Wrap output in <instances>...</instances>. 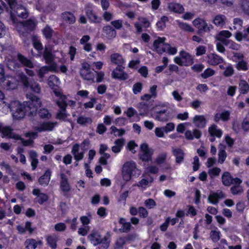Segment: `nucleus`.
Returning a JSON list of instances; mask_svg holds the SVG:
<instances>
[{
  "mask_svg": "<svg viewBox=\"0 0 249 249\" xmlns=\"http://www.w3.org/2000/svg\"><path fill=\"white\" fill-rule=\"evenodd\" d=\"M27 98L28 100L22 104L18 101H13L7 105V107L12 112L14 118L19 119L25 115L32 116L36 114L38 107L41 105L40 99L32 94H27Z\"/></svg>",
  "mask_w": 249,
  "mask_h": 249,
  "instance_id": "obj_1",
  "label": "nucleus"
},
{
  "mask_svg": "<svg viewBox=\"0 0 249 249\" xmlns=\"http://www.w3.org/2000/svg\"><path fill=\"white\" fill-rule=\"evenodd\" d=\"M110 236L108 233L102 236L100 233L96 231H92L88 235V239L94 246L101 244V249H107L110 243Z\"/></svg>",
  "mask_w": 249,
  "mask_h": 249,
  "instance_id": "obj_2",
  "label": "nucleus"
},
{
  "mask_svg": "<svg viewBox=\"0 0 249 249\" xmlns=\"http://www.w3.org/2000/svg\"><path fill=\"white\" fill-rule=\"evenodd\" d=\"M11 19L13 23H16L18 21L16 16L26 18L28 17V13L25 8L20 4L15 2L10 3Z\"/></svg>",
  "mask_w": 249,
  "mask_h": 249,
  "instance_id": "obj_3",
  "label": "nucleus"
},
{
  "mask_svg": "<svg viewBox=\"0 0 249 249\" xmlns=\"http://www.w3.org/2000/svg\"><path fill=\"white\" fill-rule=\"evenodd\" d=\"M0 85L2 89L6 90H12L17 89L18 85V81L15 77L11 76H4L0 81Z\"/></svg>",
  "mask_w": 249,
  "mask_h": 249,
  "instance_id": "obj_4",
  "label": "nucleus"
},
{
  "mask_svg": "<svg viewBox=\"0 0 249 249\" xmlns=\"http://www.w3.org/2000/svg\"><path fill=\"white\" fill-rule=\"evenodd\" d=\"M18 76L25 88L30 87L33 91L36 93L40 92L41 89L39 85L36 82H32L23 72L19 73Z\"/></svg>",
  "mask_w": 249,
  "mask_h": 249,
  "instance_id": "obj_5",
  "label": "nucleus"
},
{
  "mask_svg": "<svg viewBox=\"0 0 249 249\" xmlns=\"http://www.w3.org/2000/svg\"><path fill=\"white\" fill-rule=\"evenodd\" d=\"M80 75L83 79L90 83L94 82L95 74L90 70V66L88 63H82L80 71Z\"/></svg>",
  "mask_w": 249,
  "mask_h": 249,
  "instance_id": "obj_6",
  "label": "nucleus"
},
{
  "mask_svg": "<svg viewBox=\"0 0 249 249\" xmlns=\"http://www.w3.org/2000/svg\"><path fill=\"white\" fill-rule=\"evenodd\" d=\"M136 170V165L134 161L126 162L122 168V175L124 179L126 181L130 180L133 173Z\"/></svg>",
  "mask_w": 249,
  "mask_h": 249,
  "instance_id": "obj_7",
  "label": "nucleus"
},
{
  "mask_svg": "<svg viewBox=\"0 0 249 249\" xmlns=\"http://www.w3.org/2000/svg\"><path fill=\"white\" fill-rule=\"evenodd\" d=\"M154 118L160 122H166L170 120L172 117L167 107H164L160 109L157 107L154 113Z\"/></svg>",
  "mask_w": 249,
  "mask_h": 249,
  "instance_id": "obj_8",
  "label": "nucleus"
},
{
  "mask_svg": "<svg viewBox=\"0 0 249 249\" xmlns=\"http://www.w3.org/2000/svg\"><path fill=\"white\" fill-rule=\"evenodd\" d=\"M193 23L195 27L204 32H210L214 29V27L212 24H208L202 18H196L193 21Z\"/></svg>",
  "mask_w": 249,
  "mask_h": 249,
  "instance_id": "obj_9",
  "label": "nucleus"
},
{
  "mask_svg": "<svg viewBox=\"0 0 249 249\" xmlns=\"http://www.w3.org/2000/svg\"><path fill=\"white\" fill-rule=\"evenodd\" d=\"M58 99L56 101V104L59 107V110L56 114V117L57 119L65 121L68 115L66 112V104L64 103V99Z\"/></svg>",
  "mask_w": 249,
  "mask_h": 249,
  "instance_id": "obj_10",
  "label": "nucleus"
},
{
  "mask_svg": "<svg viewBox=\"0 0 249 249\" xmlns=\"http://www.w3.org/2000/svg\"><path fill=\"white\" fill-rule=\"evenodd\" d=\"M152 154L153 152L149 148L147 144L142 143L141 144L139 153L141 160L143 161H148L151 160Z\"/></svg>",
  "mask_w": 249,
  "mask_h": 249,
  "instance_id": "obj_11",
  "label": "nucleus"
},
{
  "mask_svg": "<svg viewBox=\"0 0 249 249\" xmlns=\"http://www.w3.org/2000/svg\"><path fill=\"white\" fill-rule=\"evenodd\" d=\"M57 125V122H46L40 123L38 125L34 127V129L38 132L44 131H51L53 130L54 127Z\"/></svg>",
  "mask_w": 249,
  "mask_h": 249,
  "instance_id": "obj_12",
  "label": "nucleus"
},
{
  "mask_svg": "<svg viewBox=\"0 0 249 249\" xmlns=\"http://www.w3.org/2000/svg\"><path fill=\"white\" fill-rule=\"evenodd\" d=\"M165 40L166 38L164 37H158L157 39L154 40L153 42V47L154 50L159 54H162L163 53H164L165 46L167 44L165 43Z\"/></svg>",
  "mask_w": 249,
  "mask_h": 249,
  "instance_id": "obj_13",
  "label": "nucleus"
},
{
  "mask_svg": "<svg viewBox=\"0 0 249 249\" xmlns=\"http://www.w3.org/2000/svg\"><path fill=\"white\" fill-rule=\"evenodd\" d=\"M85 10L87 17L91 22L97 23L101 22V18L96 15L91 5H86Z\"/></svg>",
  "mask_w": 249,
  "mask_h": 249,
  "instance_id": "obj_14",
  "label": "nucleus"
},
{
  "mask_svg": "<svg viewBox=\"0 0 249 249\" xmlns=\"http://www.w3.org/2000/svg\"><path fill=\"white\" fill-rule=\"evenodd\" d=\"M207 62L212 66H215L224 62V59L216 53H211L206 57Z\"/></svg>",
  "mask_w": 249,
  "mask_h": 249,
  "instance_id": "obj_15",
  "label": "nucleus"
},
{
  "mask_svg": "<svg viewBox=\"0 0 249 249\" xmlns=\"http://www.w3.org/2000/svg\"><path fill=\"white\" fill-rule=\"evenodd\" d=\"M112 76L115 79H118L121 80H126L128 78V75L123 71L122 67H117L112 71Z\"/></svg>",
  "mask_w": 249,
  "mask_h": 249,
  "instance_id": "obj_16",
  "label": "nucleus"
},
{
  "mask_svg": "<svg viewBox=\"0 0 249 249\" xmlns=\"http://www.w3.org/2000/svg\"><path fill=\"white\" fill-rule=\"evenodd\" d=\"M173 155L176 157V162L180 164L183 162L185 154L181 148L173 147L172 148Z\"/></svg>",
  "mask_w": 249,
  "mask_h": 249,
  "instance_id": "obj_17",
  "label": "nucleus"
},
{
  "mask_svg": "<svg viewBox=\"0 0 249 249\" xmlns=\"http://www.w3.org/2000/svg\"><path fill=\"white\" fill-rule=\"evenodd\" d=\"M17 58L22 66L29 69L34 68V65L32 60L21 53H18Z\"/></svg>",
  "mask_w": 249,
  "mask_h": 249,
  "instance_id": "obj_18",
  "label": "nucleus"
},
{
  "mask_svg": "<svg viewBox=\"0 0 249 249\" xmlns=\"http://www.w3.org/2000/svg\"><path fill=\"white\" fill-rule=\"evenodd\" d=\"M60 177V189L64 193V195L66 196V193H68L71 189L70 184L68 182V178L64 174H61Z\"/></svg>",
  "mask_w": 249,
  "mask_h": 249,
  "instance_id": "obj_19",
  "label": "nucleus"
},
{
  "mask_svg": "<svg viewBox=\"0 0 249 249\" xmlns=\"http://www.w3.org/2000/svg\"><path fill=\"white\" fill-rule=\"evenodd\" d=\"M227 18L224 15L217 14L213 18V23L217 27L222 28L227 22Z\"/></svg>",
  "mask_w": 249,
  "mask_h": 249,
  "instance_id": "obj_20",
  "label": "nucleus"
},
{
  "mask_svg": "<svg viewBox=\"0 0 249 249\" xmlns=\"http://www.w3.org/2000/svg\"><path fill=\"white\" fill-rule=\"evenodd\" d=\"M102 31L103 35L108 39H112L116 36V31L110 25L104 26Z\"/></svg>",
  "mask_w": 249,
  "mask_h": 249,
  "instance_id": "obj_21",
  "label": "nucleus"
},
{
  "mask_svg": "<svg viewBox=\"0 0 249 249\" xmlns=\"http://www.w3.org/2000/svg\"><path fill=\"white\" fill-rule=\"evenodd\" d=\"M225 196L221 191H218L216 193H213L210 194L208 196V200L213 204H216L219 202V199L224 198Z\"/></svg>",
  "mask_w": 249,
  "mask_h": 249,
  "instance_id": "obj_22",
  "label": "nucleus"
},
{
  "mask_svg": "<svg viewBox=\"0 0 249 249\" xmlns=\"http://www.w3.org/2000/svg\"><path fill=\"white\" fill-rule=\"evenodd\" d=\"M193 122L196 127L202 128L205 127L207 120L203 115H196L193 118Z\"/></svg>",
  "mask_w": 249,
  "mask_h": 249,
  "instance_id": "obj_23",
  "label": "nucleus"
},
{
  "mask_svg": "<svg viewBox=\"0 0 249 249\" xmlns=\"http://www.w3.org/2000/svg\"><path fill=\"white\" fill-rule=\"evenodd\" d=\"M231 36V34L228 30H223L219 32L216 35V39L222 42L225 45H228V42H230V40H226L224 38H230Z\"/></svg>",
  "mask_w": 249,
  "mask_h": 249,
  "instance_id": "obj_24",
  "label": "nucleus"
},
{
  "mask_svg": "<svg viewBox=\"0 0 249 249\" xmlns=\"http://www.w3.org/2000/svg\"><path fill=\"white\" fill-rule=\"evenodd\" d=\"M230 112L228 110L224 111L221 113H216L214 116L213 120L216 123H218L220 120L227 122L230 119Z\"/></svg>",
  "mask_w": 249,
  "mask_h": 249,
  "instance_id": "obj_25",
  "label": "nucleus"
},
{
  "mask_svg": "<svg viewBox=\"0 0 249 249\" xmlns=\"http://www.w3.org/2000/svg\"><path fill=\"white\" fill-rule=\"evenodd\" d=\"M19 27L26 30L27 32H30L34 30L36 24L33 20L30 19L24 21H19Z\"/></svg>",
  "mask_w": 249,
  "mask_h": 249,
  "instance_id": "obj_26",
  "label": "nucleus"
},
{
  "mask_svg": "<svg viewBox=\"0 0 249 249\" xmlns=\"http://www.w3.org/2000/svg\"><path fill=\"white\" fill-rule=\"evenodd\" d=\"M236 39L238 41L244 40L249 41V26L243 32H237L235 35Z\"/></svg>",
  "mask_w": 249,
  "mask_h": 249,
  "instance_id": "obj_27",
  "label": "nucleus"
},
{
  "mask_svg": "<svg viewBox=\"0 0 249 249\" xmlns=\"http://www.w3.org/2000/svg\"><path fill=\"white\" fill-rule=\"evenodd\" d=\"M208 132L210 136H215L220 138L223 135V131L218 128V126L215 124H212L208 128Z\"/></svg>",
  "mask_w": 249,
  "mask_h": 249,
  "instance_id": "obj_28",
  "label": "nucleus"
},
{
  "mask_svg": "<svg viewBox=\"0 0 249 249\" xmlns=\"http://www.w3.org/2000/svg\"><path fill=\"white\" fill-rule=\"evenodd\" d=\"M46 240L48 245L52 249H55L57 247V242L58 241V237L55 234L46 236Z\"/></svg>",
  "mask_w": 249,
  "mask_h": 249,
  "instance_id": "obj_29",
  "label": "nucleus"
},
{
  "mask_svg": "<svg viewBox=\"0 0 249 249\" xmlns=\"http://www.w3.org/2000/svg\"><path fill=\"white\" fill-rule=\"evenodd\" d=\"M79 145L78 144H74L72 148L71 153L74 156V159L76 161H78L82 160L84 158V154L85 151L83 150L82 152H79Z\"/></svg>",
  "mask_w": 249,
  "mask_h": 249,
  "instance_id": "obj_30",
  "label": "nucleus"
},
{
  "mask_svg": "<svg viewBox=\"0 0 249 249\" xmlns=\"http://www.w3.org/2000/svg\"><path fill=\"white\" fill-rule=\"evenodd\" d=\"M61 18L63 20L70 24H73L76 21V18L73 14L70 12H65L61 14Z\"/></svg>",
  "mask_w": 249,
  "mask_h": 249,
  "instance_id": "obj_31",
  "label": "nucleus"
},
{
  "mask_svg": "<svg viewBox=\"0 0 249 249\" xmlns=\"http://www.w3.org/2000/svg\"><path fill=\"white\" fill-rule=\"evenodd\" d=\"M33 195L36 196V201L40 204H42L48 199L47 195L45 194L41 193L39 189H34L33 191Z\"/></svg>",
  "mask_w": 249,
  "mask_h": 249,
  "instance_id": "obj_32",
  "label": "nucleus"
},
{
  "mask_svg": "<svg viewBox=\"0 0 249 249\" xmlns=\"http://www.w3.org/2000/svg\"><path fill=\"white\" fill-rule=\"evenodd\" d=\"M179 55L184 62V66H189L194 63L193 57L189 53L181 51L179 53Z\"/></svg>",
  "mask_w": 249,
  "mask_h": 249,
  "instance_id": "obj_33",
  "label": "nucleus"
},
{
  "mask_svg": "<svg viewBox=\"0 0 249 249\" xmlns=\"http://www.w3.org/2000/svg\"><path fill=\"white\" fill-rule=\"evenodd\" d=\"M168 8L170 11L179 14L183 13L184 10L181 4L172 2L168 3Z\"/></svg>",
  "mask_w": 249,
  "mask_h": 249,
  "instance_id": "obj_34",
  "label": "nucleus"
},
{
  "mask_svg": "<svg viewBox=\"0 0 249 249\" xmlns=\"http://www.w3.org/2000/svg\"><path fill=\"white\" fill-rule=\"evenodd\" d=\"M110 60L114 64L117 65V67H121L124 63V60L122 56L118 53H114L110 55Z\"/></svg>",
  "mask_w": 249,
  "mask_h": 249,
  "instance_id": "obj_35",
  "label": "nucleus"
},
{
  "mask_svg": "<svg viewBox=\"0 0 249 249\" xmlns=\"http://www.w3.org/2000/svg\"><path fill=\"white\" fill-rule=\"evenodd\" d=\"M48 84L49 87L53 89V91L54 89L60 91L57 88L58 85L60 84V81L59 78L55 75H52L49 77Z\"/></svg>",
  "mask_w": 249,
  "mask_h": 249,
  "instance_id": "obj_36",
  "label": "nucleus"
},
{
  "mask_svg": "<svg viewBox=\"0 0 249 249\" xmlns=\"http://www.w3.org/2000/svg\"><path fill=\"white\" fill-rule=\"evenodd\" d=\"M4 135L7 136L9 138H13L16 140L19 139V136L13 132V130L9 127L3 126L1 130L0 131Z\"/></svg>",
  "mask_w": 249,
  "mask_h": 249,
  "instance_id": "obj_37",
  "label": "nucleus"
},
{
  "mask_svg": "<svg viewBox=\"0 0 249 249\" xmlns=\"http://www.w3.org/2000/svg\"><path fill=\"white\" fill-rule=\"evenodd\" d=\"M51 176V171L50 170H46L45 173L39 178L38 179L39 184L43 186L47 185L50 180Z\"/></svg>",
  "mask_w": 249,
  "mask_h": 249,
  "instance_id": "obj_38",
  "label": "nucleus"
},
{
  "mask_svg": "<svg viewBox=\"0 0 249 249\" xmlns=\"http://www.w3.org/2000/svg\"><path fill=\"white\" fill-rule=\"evenodd\" d=\"M201 136V132L197 129H195L193 130V132L191 130H187L185 133V138L187 140H193L194 138L199 139Z\"/></svg>",
  "mask_w": 249,
  "mask_h": 249,
  "instance_id": "obj_39",
  "label": "nucleus"
},
{
  "mask_svg": "<svg viewBox=\"0 0 249 249\" xmlns=\"http://www.w3.org/2000/svg\"><path fill=\"white\" fill-rule=\"evenodd\" d=\"M29 158L31 162L32 170H35L38 163L37 159V154L36 152L33 150L29 151Z\"/></svg>",
  "mask_w": 249,
  "mask_h": 249,
  "instance_id": "obj_40",
  "label": "nucleus"
},
{
  "mask_svg": "<svg viewBox=\"0 0 249 249\" xmlns=\"http://www.w3.org/2000/svg\"><path fill=\"white\" fill-rule=\"evenodd\" d=\"M53 93L56 97H58V99L63 98L64 99V103L66 104V107L67 106H70L71 107H74L75 105V102L72 100L68 101L67 99V97L63 95L60 91H57L56 89H54L53 91Z\"/></svg>",
  "mask_w": 249,
  "mask_h": 249,
  "instance_id": "obj_41",
  "label": "nucleus"
},
{
  "mask_svg": "<svg viewBox=\"0 0 249 249\" xmlns=\"http://www.w3.org/2000/svg\"><path fill=\"white\" fill-rule=\"evenodd\" d=\"M125 141L124 139H117L114 142L115 145L112 147V151L115 153H118L121 150L124 144Z\"/></svg>",
  "mask_w": 249,
  "mask_h": 249,
  "instance_id": "obj_42",
  "label": "nucleus"
},
{
  "mask_svg": "<svg viewBox=\"0 0 249 249\" xmlns=\"http://www.w3.org/2000/svg\"><path fill=\"white\" fill-rule=\"evenodd\" d=\"M43 56L47 63L52 62L54 59V56L52 53L51 49L47 47L44 49Z\"/></svg>",
  "mask_w": 249,
  "mask_h": 249,
  "instance_id": "obj_43",
  "label": "nucleus"
},
{
  "mask_svg": "<svg viewBox=\"0 0 249 249\" xmlns=\"http://www.w3.org/2000/svg\"><path fill=\"white\" fill-rule=\"evenodd\" d=\"M222 182L224 185L229 186L233 182V178L228 172H224L222 176Z\"/></svg>",
  "mask_w": 249,
  "mask_h": 249,
  "instance_id": "obj_44",
  "label": "nucleus"
},
{
  "mask_svg": "<svg viewBox=\"0 0 249 249\" xmlns=\"http://www.w3.org/2000/svg\"><path fill=\"white\" fill-rule=\"evenodd\" d=\"M239 89L241 93L246 94L248 93L249 90L248 83L245 80H240L239 84Z\"/></svg>",
  "mask_w": 249,
  "mask_h": 249,
  "instance_id": "obj_45",
  "label": "nucleus"
},
{
  "mask_svg": "<svg viewBox=\"0 0 249 249\" xmlns=\"http://www.w3.org/2000/svg\"><path fill=\"white\" fill-rule=\"evenodd\" d=\"M27 249H35L37 247V243L34 239H28L24 243Z\"/></svg>",
  "mask_w": 249,
  "mask_h": 249,
  "instance_id": "obj_46",
  "label": "nucleus"
},
{
  "mask_svg": "<svg viewBox=\"0 0 249 249\" xmlns=\"http://www.w3.org/2000/svg\"><path fill=\"white\" fill-rule=\"evenodd\" d=\"M77 123L81 125H87L92 123V119L90 117L81 116L78 118Z\"/></svg>",
  "mask_w": 249,
  "mask_h": 249,
  "instance_id": "obj_47",
  "label": "nucleus"
},
{
  "mask_svg": "<svg viewBox=\"0 0 249 249\" xmlns=\"http://www.w3.org/2000/svg\"><path fill=\"white\" fill-rule=\"evenodd\" d=\"M7 67L11 70L15 71L20 67V64L14 59H9L7 62Z\"/></svg>",
  "mask_w": 249,
  "mask_h": 249,
  "instance_id": "obj_48",
  "label": "nucleus"
},
{
  "mask_svg": "<svg viewBox=\"0 0 249 249\" xmlns=\"http://www.w3.org/2000/svg\"><path fill=\"white\" fill-rule=\"evenodd\" d=\"M178 27L184 31L193 32L194 31V29L189 24L186 23L178 21Z\"/></svg>",
  "mask_w": 249,
  "mask_h": 249,
  "instance_id": "obj_49",
  "label": "nucleus"
},
{
  "mask_svg": "<svg viewBox=\"0 0 249 249\" xmlns=\"http://www.w3.org/2000/svg\"><path fill=\"white\" fill-rule=\"evenodd\" d=\"M236 68L239 71H246L248 70V63L244 60H240L236 64Z\"/></svg>",
  "mask_w": 249,
  "mask_h": 249,
  "instance_id": "obj_50",
  "label": "nucleus"
},
{
  "mask_svg": "<svg viewBox=\"0 0 249 249\" xmlns=\"http://www.w3.org/2000/svg\"><path fill=\"white\" fill-rule=\"evenodd\" d=\"M125 243V239L124 237L118 238L115 242L114 249H123V246Z\"/></svg>",
  "mask_w": 249,
  "mask_h": 249,
  "instance_id": "obj_51",
  "label": "nucleus"
},
{
  "mask_svg": "<svg viewBox=\"0 0 249 249\" xmlns=\"http://www.w3.org/2000/svg\"><path fill=\"white\" fill-rule=\"evenodd\" d=\"M221 169L218 167H213L208 170V174L211 178H213L219 175Z\"/></svg>",
  "mask_w": 249,
  "mask_h": 249,
  "instance_id": "obj_52",
  "label": "nucleus"
},
{
  "mask_svg": "<svg viewBox=\"0 0 249 249\" xmlns=\"http://www.w3.org/2000/svg\"><path fill=\"white\" fill-rule=\"evenodd\" d=\"M231 192L234 195H239L243 193V189L240 185H233L231 188Z\"/></svg>",
  "mask_w": 249,
  "mask_h": 249,
  "instance_id": "obj_53",
  "label": "nucleus"
},
{
  "mask_svg": "<svg viewBox=\"0 0 249 249\" xmlns=\"http://www.w3.org/2000/svg\"><path fill=\"white\" fill-rule=\"evenodd\" d=\"M218 162L220 164H222L227 158V153L225 150L219 149L218 152Z\"/></svg>",
  "mask_w": 249,
  "mask_h": 249,
  "instance_id": "obj_54",
  "label": "nucleus"
},
{
  "mask_svg": "<svg viewBox=\"0 0 249 249\" xmlns=\"http://www.w3.org/2000/svg\"><path fill=\"white\" fill-rule=\"evenodd\" d=\"M214 74L215 71L213 70L211 68H208L201 74V76L203 79H207L211 76H213Z\"/></svg>",
  "mask_w": 249,
  "mask_h": 249,
  "instance_id": "obj_55",
  "label": "nucleus"
},
{
  "mask_svg": "<svg viewBox=\"0 0 249 249\" xmlns=\"http://www.w3.org/2000/svg\"><path fill=\"white\" fill-rule=\"evenodd\" d=\"M233 28L234 29L238 31V32H239V30L241 29L242 27V20L239 18H235L233 19Z\"/></svg>",
  "mask_w": 249,
  "mask_h": 249,
  "instance_id": "obj_56",
  "label": "nucleus"
},
{
  "mask_svg": "<svg viewBox=\"0 0 249 249\" xmlns=\"http://www.w3.org/2000/svg\"><path fill=\"white\" fill-rule=\"evenodd\" d=\"M111 133L113 134L115 136H121L125 133V130L123 129H118L114 126L110 127Z\"/></svg>",
  "mask_w": 249,
  "mask_h": 249,
  "instance_id": "obj_57",
  "label": "nucleus"
},
{
  "mask_svg": "<svg viewBox=\"0 0 249 249\" xmlns=\"http://www.w3.org/2000/svg\"><path fill=\"white\" fill-rule=\"evenodd\" d=\"M242 128L245 131L249 130V112L248 113L242 123Z\"/></svg>",
  "mask_w": 249,
  "mask_h": 249,
  "instance_id": "obj_58",
  "label": "nucleus"
},
{
  "mask_svg": "<svg viewBox=\"0 0 249 249\" xmlns=\"http://www.w3.org/2000/svg\"><path fill=\"white\" fill-rule=\"evenodd\" d=\"M42 32L45 37L46 38L49 39L52 37L53 34V31L52 30V29L48 26H46L43 30Z\"/></svg>",
  "mask_w": 249,
  "mask_h": 249,
  "instance_id": "obj_59",
  "label": "nucleus"
},
{
  "mask_svg": "<svg viewBox=\"0 0 249 249\" xmlns=\"http://www.w3.org/2000/svg\"><path fill=\"white\" fill-rule=\"evenodd\" d=\"M39 116L43 119H49L51 117V114L48 110L45 108H41L38 111Z\"/></svg>",
  "mask_w": 249,
  "mask_h": 249,
  "instance_id": "obj_60",
  "label": "nucleus"
},
{
  "mask_svg": "<svg viewBox=\"0 0 249 249\" xmlns=\"http://www.w3.org/2000/svg\"><path fill=\"white\" fill-rule=\"evenodd\" d=\"M165 52L169 54L174 55L177 52V49L176 47H172L168 43L165 45L164 48Z\"/></svg>",
  "mask_w": 249,
  "mask_h": 249,
  "instance_id": "obj_61",
  "label": "nucleus"
},
{
  "mask_svg": "<svg viewBox=\"0 0 249 249\" xmlns=\"http://www.w3.org/2000/svg\"><path fill=\"white\" fill-rule=\"evenodd\" d=\"M234 71L233 67L231 64H230L225 68L223 74L226 77H230L233 74Z\"/></svg>",
  "mask_w": 249,
  "mask_h": 249,
  "instance_id": "obj_62",
  "label": "nucleus"
},
{
  "mask_svg": "<svg viewBox=\"0 0 249 249\" xmlns=\"http://www.w3.org/2000/svg\"><path fill=\"white\" fill-rule=\"evenodd\" d=\"M48 72L49 69H48V66L42 67L40 69H39L37 71L38 76L40 78L43 79L44 77L45 74L47 73Z\"/></svg>",
  "mask_w": 249,
  "mask_h": 249,
  "instance_id": "obj_63",
  "label": "nucleus"
},
{
  "mask_svg": "<svg viewBox=\"0 0 249 249\" xmlns=\"http://www.w3.org/2000/svg\"><path fill=\"white\" fill-rule=\"evenodd\" d=\"M167 155V153L165 152L160 154L156 159V162L158 164L162 163L166 160Z\"/></svg>",
  "mask_w": 249,
  "mask_h": 249,
  "instance_id": "obj_64",
  "label": "nucleus"
}]
</instances>
